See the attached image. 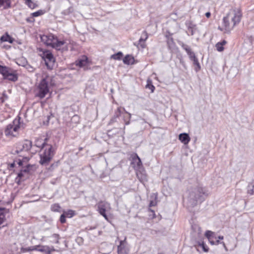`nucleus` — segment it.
Returning a JSON list of instances; mask_svg holds the SVG:
<instances>
[{
    "mask_svg": "<svg viewBox=\"0 0 254 254\" xmlns=\"http://www.w3.org/2000/svg\"><path fill=\"white\" fill-rule=\"evenodd\" d=\"M67 217L71 218L75 215V212L72 210H68L67 211H64V213Z\"/></svg>",
    "mask_w": 254,
    "mask_h": 254,
    "instance_id": "obj_36",
    "label": "nucleus"
},
{
    "mask_svg": "<svg viewBox=\"0 0 254 254\" xmlns=\"http://www.w3.org/2000/svg\"><path fill=\"white\" fill-rule=\"evenodd\" d=\"M179 140L184 144H188L190 142V138L188 133H181L179 136Z\"/></svg>",
    "mask_w": 254,
    "mask_h": 254,
    "instance_id": "obj_18",
    "label": "nucleus"
},
{
    "mask_svg": "<svg viewBox=\"0 0 254 254\" xmlns=\"http://www.w3.org/2000/svg\"><path fill=\"white\" fill-rule=\"evenodd\" d=\"M193 62V64L195 66V70L197 72L198 71H199L201 68L200 67V65L198 62V61L197 60V58H196L195 59H194V60L192 61Z\"/></svg>",
    "mask_w": 254,
    "mask_h": 254,
    "instance_id": "obj_32",
    "label": "nucleus"
},
{
    "mask_svg": "<svg viewBox=\"0 0 254 254\" xmlns=\"http://www.w3.org/2000/svg\"><path fill=\"white\" fill-rule=\"evenodd\" d=\"M17 78L18 76L16 71L13 70L5 79L12 81H15L17 80Z\"/></svg>",
    "mask_w": 254,
    "mask_h": 254,
    "instance_id": "obj_22",
    "label": "nucleus"
},
{
    "mask_svg": "<svg viewBox=\"0 0 254 254\" xmlns=\"http://www.w3.org/2000/svg\"><path fill=\"white\" fill-rule=\"evenodd\" d=\"M129 248L126 242V239L120 241L118 246V254H128Z\"/></svg>",
    "mask_w": 254,
    "mask_h": 254,
    "instance_id": "obj_11",
    "label": "nucleus"
},
{
    "mask_svg": "<svg viewBox=\"0 0 254 254\" xmlns=\"http://www.w3.org/2000/svg\"><path fill=\"white\" fill-rule=\"evenodd\" d=\"M32 146V143L30 141L26 140L23 142H19L17 144L15 152L17 154L22 151H27Z\"/></svg>",
    "mask_w": 254,
    "mask_h": 254,
    "instance_id": "obj_9",
    "label": "nucleus"
},
{
    "mask_svg": "<svg viewBox=\"0 0 254 254\" xmlns=\"http://www.w3.org/2000/svg\"><path fill=\"white\" fill-rule=\"evenodd\" d=\"M79 120V118L78 116H77V115H74L71 118L72 121H75L76 122H78Z\"/></svg>",
    "mask_w": 254,
    "mask_h": 254,
    "instance_id": "obj_48",
    "label": "nucleus"
},
{
    "mask_svg": "<svg viewBox=\"0 0 254 254\" xmlns=\"http://www.w3.org/2000/svg\"><path fill=\"white\" fill-rule=\"evenodd\" d=\"M192 229L193 230L197 231L198 232V234H199L201 232L200 228L196 225H194L192 226Z\"/></svg>",
    "mask_w": 254,
    "mask_h": 254,
    "instance_id": "obj_42",
    "label": "nucleus"
},
{
    "mask_svg": "<svg viewBox=\"0 0 254 254\" xmlns=\"http://www.w3.org/2000/svg\"><path fill=\"white\" fill-rule=\"evenodd\" d=\"M167 44L169 48H171L172 45H174L175 43L172 38H169L167 41Z\"/></svg>",
    "mask_w": 254,
    "mask_h": 254,
    "instance_id": "obj_40",
    "label": "nucleus"
},
{
    "mask_svg": "<svg viewBox=\"0 0 254 254\" xmlns=\"http://www.w3.org/2000/svg\"><path fill=\"white\" fill-rule=\"evenodd\" d=\"M136 174L141 183H144L147 182V177L144 168L136 171Z\"/></svg>",
    "mask_w": 254,
    "mask_h": 254,
    "instance_id": "obj_12",
    "label": "nucleus"
},
{
    "mask_svg": "<svg viewBox=\"0 0 254 254\" xmlns=\"http://www.w3.org/2000/svg\"><path fill=\"white\" fill-rule=\"evenodd\" d=\"M66 216H65V215L63 213V214H62L61 215V217H60V221L62 223H64L66 221V219H65V217Z\"/></svg>",
    "mask_w": 254,
    "mask_h": 254,
    "instance_id": "obj_44",
    "label": "nucleus"
},
{
    "mask_svg": "<svg viewBox=\"0 0 254 254\" xmlns=\"http://www.w3.org/2000/svg\"><path fill=\"white\" fill-rule=\"evenodd\" d=\"M228 21H229L228 22H229V23H231V20H228Z\"/></svg>",
    "mask_w": 254,
    "mask_h": 254,
    "instance_id": "obj_53",
    "label": "nucleus"
},
{
    "mask_svg": "<svg viewBox=\"0 0 254 254\" xmlns=\"http://www.w3.org/2000/svg\"><path fill=\"white\" fill-rule=\"evenodd\" d=\"M24 159H25V160H27V157H25V158H24Z\"/></svg>",
    "mask_w": 254,
    "mask_h": 254,
    "instance_id": "obj_54",
    "label": "nucleus"
},
{
    "mask_svg": "<svg viewBox=\"0 0 254 254\" xmlns=\"http://www.w3.org/2000/svg\"><path fill=\"white\" fill-rule=\"evenodd\" d=\"M157 204V201H156V196L155 197V198L154 200H152L150 201L149 203V206H154Z\"/></svg>",
    "mask_w": 254,
    "mask_h": 254,
    "instance_id": "obj_43",
    "label": "nucleus"
},
{
    "mask_svg": "<svg viewBox=\"0 0 254 254\" xmlns=\"http://www.w3.org/2000/svg\"><path fill=\"white\" fill-rule=\"evenodd\" d=\"M11 7L10 0H0V7L5 9Z\"/></svg>",
    "mask_w": 254,
    "mask_h": 254,
    "instance_id": "obj_21",
    "label": "nucleus"
},
{
    "mask_svg": "<svg viewBox=\"0 0 254 254\" xmlns=\"http://www.w3.org/2000/svg\"><path fill=\"white\" fill-rule=\"evenodd\" d=\"M148 82H149L148 80ZM146 87L150 89L152 92H153L155 89V87L152 84H149V83H148L147 85H146Z\"/></svg>",
    "mask_w": 254,
    "mask_h": 254,
    "instance_id": "obj_46",
    "label": "nucleus"
},
{
    "mask_svg": "<svg viewBox=\"0 0 254 254\" xmlns=\"http://www.w3.org/2000/svg\"><path fill=\"white\" fill-rule=\"evenodd\" d=\"M158 254H162V253H159Z\"/></svg>",
    "mask_w": 254,
    "mask_h": 254,
    "instance_id": "obj_57",
    "label": "nucleus"
},
{
    "mask_svg": "<svg viewBox=\"0 0 254 254\" xmlns=\"http://www.w3.org/2000/svg\"><path fill=\"white\" fill-rule=\"evenodd\" d=\"M227 42L225 40H223L222 42H218L216 45V48L218 52H222L224 50L223 46L225 45Z\"/></svg>",
    "mask_w": 254,
    "mask_h": 254,
    "instance_id": "obj_24",
    "label": "nucleus"
},
{
    "mask_svg": "<svg viewBox=\"0 0 254 254\" xmlns=\"http://www.w3.org/2000/svg\"><path fill=\"white\" fill-rule=\"evenodd\" d=\"M242 16V13L240 8L231 9L223 19V27H219V29L225 33L230 32L240 23Z\"/></svg>",
    "mask_w": 254,
    "mask_h": 254,
    "instance_id": "obj_2",
    "label": "nucleus"
},
{
    "mask_svg": "<svg viewBox=\"0 0 254 254\" xmlns=\"http://www.w3.org/2000/svg\"><path fill=\"white\" fill-rule=\"evenodd\" d=\"M22 125L20 122V118L15 119L13 122L8 124L4 129V134L7 137L12 138L16 137L19 134V130Z\"/></svg>",
    "mask_w": 254,
    "mask_h": 254,
    "instance_id": "obj_6",
    "label": "nucleus"
},
{
    "mask_svg": "<svg viewBox=\"0 0 254 254\" xmlns=\"http://www.w3.org/2000/svg\"><path fill=\"white\" fill-rule=\"evenodd\" d=\"M123 56V53L121 52H119L117 54L112 55L111 58L116 60H120L121 59Z\"/></svg>",
    "mask_w": 254,
    "mask_h": 254,
    "instance_id": "obj_29",
    "label": "nucleus"
},
{
    "mask_svg": "<svg viewBox=\"0 0 254 254\" xmlns=\"http://www.w3.org/2000/svg\"><path fill=\"white\" fill-rule=\"evenodd\" d=\"M147 38L148 34L145 31H144L142 32L141 36L138 41L139 44L140 45L141 48H144L145 47V44L144 43Z\"/></svg>",
    "mask_w": 254,
    "mask_h": 254,
    "instance_id": "obj_19",
    "label": "nucleus"
},
{
    "mask_svg": "<svg viewBox=\"0 0 254 254\" xmlns=\"http://www.w3.org/2000/svg\"><path fill=\"white\" fill-rule=\"evenodd\" d=\"M127 116H124V120L125 121V125H128L130 124V120L131 118V114L127 112H126Z\"/></svg>",
    "mask_w": 254,
    "mask_h": 254,
    "instance_id": "obj_26",
    "label": "nucleus"
},
{
    "mask_svg": "<svg viewBox=\"0 0 254 254\" xmlns=\"http://www.w3.org/2000/svg\"><path fill=\"white\" fill-rule=\"evenodd\" d=\"M26 63V61L25 59L20 61L18 60V62H17V64L19 65H22L23 66H25L26 69L30 72H32L34 71L35 68L32 66L31 65L29 64H25Z\"/></svg>",
    "mask_w": 254,
    "mask_h": 254,
    "instance_id": "obj_16",
    "label": "nucleus"
},
{
    "mask_svg": "<svg viewBox=\"0 0 254 254\" xmlns=\"http://www.w3.org/2000/svg\"><path fill=\"white\" fill-rule=\"evenodd\" d=\"M42 57L47 67L49 69H52L55 63V58L52 54L49 51L44 52Z\"/></svg>",
    "mask_w": 254,
    "mask_h": 254,
    "instance_id": "obj_8",
    "label": "nucleus"
},
{
    "mask_svg": "<svg viewBox=\"0 0 254 254\" xmlns=\"http://www.w3.org/2000/svg\"><path fill=\"white\" fill-rule=\"evenodd\" d=\"M208 195L207 191L205 188L200 185L192 188L189 192L188 201L192 206L195 205L198 202H202L204 196Z\"/></svg>",
    "mask_w": 254,
    "mask_h": 254,
    "instance_id": "obj_4",
    "label": "nucleus"
},
{
    "mask_svg": "<svg viewBox=\"0 0 254 254\" xmlns=\"http://www.w3.org/2000/svg\"><path fill=\"white\" fill-rule=\"evenodd\" d=\"M151 211H152V212L154 214V211H153V210H151Z\"/></svg>",
    "mask_w": 254,
    "mask_h": 254,
    "instance_id": "obj_55",
    "label": "nucleus"
},
{
    "mask_svg": "<svg viewBox=\"0 0 254 254\" xmlns=\"http://www.w3.org/2000/svg\"><path fill=\"white\" fill-rule=\"evenodd\" d=\"M22 163H23L22 161H21V160L19 161V162H18L19 165H20V166L22 165H23Z\"/></svg>",
    "mask_w": 254,
    "mask_h": 254,
    "instance_id": "obj_52",
    "label": "nucleus"
},
{
    "mask_svg": "<svg viewBox=\"0 0 254 254\" xmlns=\"http://www.w3.org/2000/svg\"><path fill=\"white\" fill-rule=\"evenodd\" d=\"M205 236L208 239L211 244L217 238L215 233L209 230H207L205 232Z\"/></svg>",
    "mask_w": 254,
    "mask_h": 254,
    "instance_id": "obj_17",
    "label": "nucleus"
},
{
    "mask_svg": "<svg viewBox=\"0 0 254 254\" xmlns=\"http://www.w3.org/2000/svg\"><path fill=\"white\" fill-rule=\"evenodd\" d=\"M97 206L99 213L102 215L106 220H108V216L106 212L111 210L110 203L106 201H101L98 204Z\"/></svg>",
    "mask_w": 254,
    "mask_h": 254,
    "instance_id": "obj_7",
    "label": "nucleus"
},
{
    "mask_svg": "<svg viewBox=\"0 0 254 254\" xmlns=\"http://www.w3.org/2000/svg\"><path fill=\"white\" fill-rule=\"evenodd\" d=\"M4 210V208H0V225L2 224L5 221V216L3 212Z\"/></svg>",
    "mask_w": 254,
    "mask_h": 254,
    "instance_id": "obj_27",
    "label": "nucleus"
},
{
    "mask_svg": "<svg viewBox=\"0 0 254 254\" xmlns=\"http://www.w3.org/2000/svg\"><path fill=\"white\" fill-rule=\"evenodd\" d=\"M189 56V58L190 59V60L191 61H193L194 60V59H195L196 58H197L194 54V53H193V52L191 51L190 52L189 54H188Z\"/></svg>",
    "mask_w": 254,
    "mask_h": 254,
    "instance_id": "obj_41",
    "label": "nucleus"
},
{
    "mask_svg": "<svg viewBox=\"0 0 254 254\" xmlns=\"http://www.w3.org/2000/svg\"><path fill=\"white\" fill-rule=\"evenodd\" d=\"M224 238L223 236H218L217 237V239H218L219 240H223Z\"/></svg>",
    "mask_w": 254,
    "mask_h": 254,
    "instance_id": "obj_51",
    "label": "nucleus"
},
{
    "mask_svg": "<svg viewBox=\"0 0 254 254\" xmlns=\"http://www.w3.org/2000/svg\"><path fill=\"white\" fill-rule=\"evenodd\" d=\"M0 40L1 42H8L11 44L13 42L14 39L8 34H6L5 35H3L0 37Z\"/></svg>",
    "mask_w": 254,
    "mask_h": 254,
    "instance_id": "obj_23",
    "label": "nucleus"
},
{
    "mask_svg": "<svg viewBox=\"0 0 254 254\" xmlns=\"http://www.w3.org/2000/svg\"><path fill=\"white\" fill-rule=\"evenodd\" d=\"M119 240V238H118V237H117V240Z\"/></svg>",
    "mask_w": 254,
    "mask_h": 254,
    "instance_id": "obj_56",
    "label": "nucleus"
},
{
    "mask_svg": "<svg viewBox=\"0 0 254 254\" xmlns=\"http://www.w3.org/2000/svg\"><path fill=\"white\" fill-rule=\"evenodd\" d=\"M198 245L201 248H202L203 250L205 252H207L208 251V248L207 246L204 243V242L202 241L198 242Z\"/></svg>",
    "mask_w": 254,
    "mask_h": 254,
    "instance_id": "obj_33",
    "label": "nucleus"
},
{
    "mask_svg": "<svg viewBox=\"0 0 254 254\" xmlns=\"http://www.w3.org/2000/svg\"><path fill=\"white\" fill-rule=\"evenodd\" d=\"M8 68L9 67H7L5 66H2L0 65V73H1L3 76Z\"/></svg>",
    "mask_w": 254,
    "mask_h": 254,
    "instance_id": "obj_37",
    "label": "nucleus"
},
{
    "mask_svg": "<svg viewBox=\"0 0 254 254\" xmlns=\"http://www.w3.org/2000/svg\"><path fill=\"white\" fill-rule=\"evenodd\" d=\"M7 99L8 96L5 93H3L2 96L0 98V100L1 102H4Z\"/></svg>",
    "mask_w": 254,
    "mask_h": 254,
    "instance_id": "obj_45",
    "label": "nucleus"
},
{
    "mask_svg": "<svg viewBox=\"0 0 254 254\" xmlns=\"http://www.w3.org/2000/svg\"><path fill=\"white\" fill-rule=\"evenodd\" d=\"M37 245L26 247V248H22L21 249V251L22 253H26L32 251H37Z\"/></svg>",
    "mask_w": 254,
    "mask_h": 254,
    "instance_id": "obj_25",
    "label": "nucleus"
},
{
    "mask_svg": "<svg viewBox=\"0 0 254 254\" xmlns=\"http://www.w3.org/2000/svg\"><path fill=\"white\" fill-rule=\"evenodd\" d=\"M25 3L31 9H34L36 6V4L32 1L31 0H25Z\"/></svg>",
    "mask_w": 254,
    "mask_h": 254,
    "instance_id": "obj_28",
    "label": "nucleus"
},
{
    "mask_svg": "<svg viewBox=\"0 0 254 254\" xmlns=\"http://www.w3.org/2000/svg\"><path fill=\"white\" fill-rule=\"evenodd\" d=\"M131 164L135 171L143 168L141 159L136 153L131 155Z\"/></svg>",
    "mask_w": 254,
    "mask_h": 254,
    "instance_id": "obj_10",
    "label": "nucleus"
},
{
    "mask_svg": "<svg viewBox=\"0 0 254 254\" xmlns=\"http://www.w3.org/2000/svg\"><path fill=\"white\" fill-rule=\"evenodd\" d=\"M43 13L44 12L42 10H39L38 11L32 13L31 15L33 17H37L42 15Z\"/></svg>",
    "mask_w": 254,
    "mask_h": 254,
    "instance_id": "obj_38",
    "label": "nucleus"
},
{
    "mask_svg": "<svg viewBox=\"0 0 254 254\" xmlns=\"http://www.w3.org/2000/svg\"><path fill=\"white\" fill-rule=\"evenodd\" d=\"M222 244L223 245V247L224 248L226 249V247L225 246V244L224 242H220L219 240L218 239H215V240H214L213 243L211 244L212 245H218V244Z\"/></svg>",
    "mask_w": 254,
    "mask_h": 254,
    "instance_id": "obj_39",
    "label": "nucleus"
},
{
    "mask_svg": "<svg viewBox=\"0 0 254 254\" xmlns=\"http://www.w3.org/2000/svg\"><path fill=\"white\" fill-rule=\"evenodd\" d=\"M76 65L80 67L86 69L88 67V58L86 56H83L81 58L76 61Z\"/></svg>",
    "mask_w": 254,
    "mask_h": 254,
    "instance_id": "obj_14",
    "label": "nucleus"
},
{
    "mask_svg": "<svg viewBox=\"0 0 254 254\" xmlns=\"http://www.w3.org/2000/svg\"><path fill=\"white\" fill-rule=\"evenodd\" d=\"M13 70V69L9 68L7 70V71L5 72L3 76V78L4 79L6 78V77L10 74V73Z\"/></svg>",
    "mask_w": 254,
    "mask_h": 254,
    "instance_id": "obj_47",
    "label": "nucleus"
},
{
    "mask_svg": "<svg viewBox=\"0 0 254 254\" xmlns=\"http://www.w3.org/2000/svg\"><path fill=\"white\" fill-rule=\"evenodd\" d=\"M211 15V14H210V12H207L205 13V16L207 17V18H209L210 16Z\"/></svg>",
    "mask_w": 254,
    "mask_h": 254,
    "instance_id": "obj_50",
    "label": "nucleus"
},
{
    "mask_svg": "<svg viewBox=\"0 0 254 254\" xmlns=\"http://www.w3.org/2000/svg\"><path fill=\"white\" fill-rule=\"evenodd\" d=\"M61 207L58 203H55L51 206V210L54 212H59L60 210Z\"/></svg>",
    "mask_w": 254,
    "mask_h": 254,
    "instance_id": "obj_35",
    "label": "nucleus"
},
{
    "mask_svg": "<svg viewBox=\"0 0 254 254\" xmlns=\"http://www.w3.org/2000/svg\"><path fill=\"white\" fill-rule=\"evenodd\" d=\"M180 45L181 47L184 49L186 52L187 53L188 55L191 52V48L187 45L184 44L183 42L180 43Z\"/></svg>",
    "mask_w": 254,
    "mask_h": 254,
    "instance_id": "obj_31",
    "label": "nucleus"
},
{
    "mask_svg": "<svg viewBox=\"0 0 254 254\" xmlns=\"http://www.w3.org/2000/svg\"><path fill=\"white\" fill-rule=\"evenodd\" d=\"M123 62L126 64H132L134 63V59L132 56L127 55L124 58Z\"/></svg>",
    "mask_w": 254,
    "mask_h": 254,
    "instance_id": "obj_20",
    "label": "nucleus"
},
{
    "mask_svg": "<svg viewBox=\"0 0 254 254\" xmlns=\"http://www.w3.org/2000/svg\"><path fill=\"white\" fill-rule=\"evenodd\" d=\"M41 40L47 46H50L57 50L66 51L72 48V42L69 39L60 40L52 34L41 36Z\"/></svg>",
    "mask_w": 254,
    "mask_h": 254,
    "instance_id": "obj_1",
    "label": "nucleus"
},
{
    "mask_svg": "<svg viewBox=\"0 0 254 254\" xmlns=\"http://www.w3.org/2000/svg\"><path fill=\"white\" fill-rule=\"evenodd\" d=\"M26 21L29 22H34L35 21V19L33 18V17L27 18L26 19Z\"/></svg>",
    "mask_w": 254,
    "mask_h": 254,
    "instance_id": "obj_49",
    "label": "nucleus"
},
{
    "mask_svg": "<svg viewBox=\"0 0 254 254\" xmlns=\"http://www.w3.org/2000/svg\"><path fill=\"white\" fill-rule=\"evenodd\" d=\"M37 252L46 254H49L51 252L55 251V249L53 247H50L49 246L46 245H37Z\"/></svg>",
    "mask_w": 254,
    "mask_h": 254,
    "instance_id": "obj_15",
    "label": "nucleus"
},
{
    "mask_svg": "<svg viewBox=\"0 0 254 254\" xmlns=\"http://www.w3.org/2000/svg\"><path fill=\"white\" fill-rule=\"evenodd\" d=\"M124 111L125 113L127 112L125 108H122L121 107H118L116 111L115 112V116L116 117H118L121 116L122 111Z\"/></svg>",
    "mask_w": 254,
    "mask_h": 254,
    "instance_id": "obj_34",
    "label": "nucleus"
},
{
    "mask_svg": "<svg viewBox=\"0 0 254 254\" xmlns=\"http://www.w3.org/2000/svg\"><path fill=\"white\" fill-rule=\"evenodd\" d=\"M47 138H39L35 142L36 146L43 150L40 154V163L42 165L48 164L54 155V149L52 145L47 143Z\"/></svg>",
    "mask_w": 254,
    "mask_h": 254,
    "instance_id": "obj_3",
    "label": "nucleus"
},
{
    "mask_svg": "<svg viewBox=\"0 0 254 254\" xmlns=\"http://www.w3.org/2000/svg\"><path fill=\"white\" fill-rule=\"evenodd\" d=\"M53 84L51 76L46 75L43 77L37 87L36 96L41 99L44 98L50 92V88Z\"/></svg>",
    "mask_w": 254,
    "mask_h": 254,
    "instance_id": "obj_5",
    "label": "nucleus"
},
{
    "mask_svg": "<svg viewBox=\"0 0 254 254\" xmlns=\"http://www.w3.org/2000/svg\"><path fill=\"white\" fill-rule=\"evenodd\" d=\"M248 193L251 195L254 194V183L250 184L248 187Z\"/></svg>",
    "mask_w": 254,
    "mask_h": 254,
    "instance_id": "obj_30",
    "label": "nucleus"
},
{
    "mask_svg": "<svg viewBox=\"0 0 254 254\" xmlns=\"http://www.w3.org/2000/svg\"><path fill=\"white\" fill-rule=\"evenodd\" d=\"M186 25L188 29V34L193 35L197 31L196 24L190 21H186Z\"/></svg>",
    "mask_w": 254,
    "mask_h": 254,
    "instance_id": "obj_13",
    "label": "nucleus"
}]
</instances>
